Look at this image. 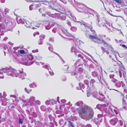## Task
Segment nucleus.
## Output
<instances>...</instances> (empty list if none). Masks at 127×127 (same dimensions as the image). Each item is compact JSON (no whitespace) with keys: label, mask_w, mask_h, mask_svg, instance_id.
<instances>
[{"label":"nucleus","mask_w":127,"mask_h":127,"mask_svg":"<svg viewBox=\"0 0 127 127\" xmlns=\"http://www.w3.org/2000/svg\"><path fill=\"white\" fill-rule=\"evenodd\" d=\"M89 38L93 41L96 43L98 44L101 43L102 42L104 43L105 45L104 46L105 49H107L109 50L111 49V47L107 44H105L104 42V41L101 38H98L96 34H95L94 35H90L89 36Z\"/></svg>","instance_id":"nucleus-1"},{"label":"nucleus","mask_w":127,"mask_h":127,"mask_svg":"<svg viewBox=\"0 0 127 127\" xmlns=\"http://www.w3.org/2000/svg\"><path fill=\"white\" fill-rule=\"evenodd\" d=\"M6 75L8 76H15L16 77H18L19 75V73L17 72V70L12 68H9L6 71Z\"/></svg>","instance_id":"nucleus-2"},{"label":"nucleus","mask_w":127,"mask_h":127,"mask_svg":"<svg viewBox=\"0 0 127 127\" xmlns=\"http://www.w3.org/2000/svg\"><path fill=\"white\" fill-rule=\"evenodd\" d=\"M82 113L85 114L86 113L87 111L88 112L89 116L93 115L94 113L93 111L91 108L90 107L85 106L81 107V108Z\"/></svg>","instance_id":"nucleus-3"},{"label":"nucleus","mask_w":127,"mask_h":127,"mask_svg":"<svg viewBox=\"0 0 127 127\" xmlns=\"http://www.w3.org/2000/svg\"><path fill=\"white\" fill-rule=\"evenodd\" d=\"M38 6V5L37 4H35L33 3L30 5L29 6V9L30 10H32L34 9H35Z\"/></svg>","instance_id":"nucleus-4"},{"label":"nucleus","mask_w":127,"mask_h":127,"mask_svg":"<svg viewBox=\"0 0 127 127\" xmlns=\"http://www.w3.org/2000/svg\"><path fill=\"white\" fill-rule=\"evenodd\" d=\"M35 97H30L29 99V102L30 103V105H34L33 102L35 101Z\"/></svg>","instance_id":"nucleus-5"},{"label":"nucleus","mask_w":127,"mask_h":127,"mask_svg":"<svg viewBox=\"0 0 127 127\" xmlns=\"http://www.w3.org/2000/svg\"><path fill=\"white\" fill-rule=\"evenodd\" d=\"M110 123L112 125L114 126L116 123V121L115 119H112L110 120Z\"/></svg>","instance_id":"nucleus-6"},{"label":"nucleus","mask_w":127,"mask_h":127,"mask_svg":"<svg viewBox=\"0 0 127 127\" xmlns=\"http://www.w3.org/2000/svg\"><path fill=\"white\" fill-rule=\"evenodd\" d=\"M25 25L27 27H30L31 26V24L29 21H26Z\"/></svg>","instance_id":"nucleus-7"},{"label":"nucleus","mask_w":127,"mask_h":127,"mask_svg":"<svg viewBox=\"0 0 127 127\" xmlns=\"http://www.w3.org/2000/svg\"><path fill=\"white\" fill-rule=\"evenodd\" d=\"M25 91L27 93L29 94L32 91V90L30 89H28L27 88H25L24 89Z\"/></svg>","instance_id":"nucleus-8"},{"label":"nucleus","mask_w":127,"mask_h":127,"mask_svg":"<svg viewBox=\"0 0 127 127\" xmlns=\"http://www.w3.org/2000/svg\"><path fill=\"white\" fill-rule=\"evenodd\" d=\"M76 110L77 111L79 115L81 116L82 113L81 110V109L79 108H77L76 109Z\"/></svg>","instance_id":"nucleus-9"},{"label":"nucleus","mask_w":127,"mask_h":127,"mask_svg":"<svg viewBox=\"0 0 127 127\" xmlns=\"http://www.w3.org/2000/svg\"><path fill=\"white\" fill-rule=\"evenodd\" d=\"M126 98H125V97L123 96V97L122 98V103L124 105L126 104Z\"/></svg>","instance_id":"nucleus-10"},{"label":"nucleus","mask_w":127,"mask_h":127,"mask_svg":"<svg viewBox=\"0 0 127 127\" xmlns=\"http://www.w3.org/2000/svg\"><path fill=\"white\" fill-rule=\"evenodd\" d=\"M92 76L94 77H96L97 75V73L96 72H93L92 73Z\"/></svg>","instance_id":"nucleus-11"},{"label":"nucleus","mask_w":127,"mask_h":127,"mask_svg":"<svg viewBox=\"0 0 127 127\" xmlns=\"http://www.w3.org/2000/svg\"><path fill=\"white\" fill-rule=\"evenodd\" d=\"M40 104V101L38 100H37L35 101V103L34 105H39Z\"/></svg>","instance_id":"nucleus-12"},{"label":"nucleus","mask_w":127,"mask_h":127,"mask_svg":"<svg viewBox=\"0 0 127 127\" xmlns=\"http://www.w3.org/2000/svg\"><path fill=\"white\" fill-rule=\"evenodd\" d=\"M9 9H8L6 8L4 9V12L5 14H6L7 13H9Z\"/></svg>","instance_id":"nucleus-13"},{"label":"nucleus","mask_w":127,"mask_h":127,"mask_svg":"<svg viewBox=\"0 0 127 127\" xmlns=\"http://www.w3.org/2000/svg\"><path fill=\"white\" fill-rule=\"evenodd\" d=\"M67 122L69 123L70 125L72 127H75L73 126V124L72 122L69 120H68Z\"/></svg>","instance_id":"nucleus-14"},{"label":"nucleus","mask_w":127,"mask_h":127,"mask_svg":"<svg viewBox=\"0 0 127 127\" xmlns=\"http://www.w3.org/2000/svg\"><path fill=\"white\" fill-rule=\"evenodd\" d=\"M68 66L67 65H64L63 67V69L64 70H67V69L69 68Z\"/></svg>","instance_id":"nucleus-15"},{"label":"nucleus","mask_w":127,"mask_h":127,"mask_svg":"<svg viewBox=\"0 0 127 127\" xmlns=\"http://www.w3.org/2000/svg\"><path fill=\"white\" fill-rule=\"evenodd\" d=\"M38 43L39 45H41L43 44V41L41 39H39L38 40Z\"/></svg>","instance_id":"nucleus-16"},{"label":"nucleus","mask_w":127,"mask_h":127,"mask_svg":"<svg viewBox=\"0 0 127 127\" xmlns=\"http://www.w3.org/2000/svg\"><path fill=\"white\" fill-rule=\"evenodd\" d=\"M18 52H19L21 54H23L25 53V51L23 50H18Z\"/></svg>","instance_id":"nucleus-17"},{"label":"nucleus","mask_w":127,"mask_h":127,"mask_svg":"<svg viewBox=\"0 0 127 127\" xmlns=\"http://www.w3.org/2000/svg\"><path fill=\"white\" fill-rule=\"evenodd\" d=\"M116 86L118 87H120L121 86V84L120 83L118 82L116 83Z\"/></svg>","instance_id":"nucleus-18"},{"label":"nucleus","mask_w":127,"mask_h":127,"mask_svg":"<svg viewBox=\"0 0 127 127\" xmlns=\"http://www.w3.org/2000/svg\"><path fill=\"white\" fill-rule=\"evenodd\" d=\"M29 87L31 88H34L35 87V85L33 84H30Z\"/></svg>","instance_id":"nucleus-19"},{"label":"nucleus","mask_w":127,"mask_h":127,"mask_svg":"<svg viewBox=\"0 0 127 127\" xmlns=\"http://www.w3.org/2000/svg\"><path fill=\"white\" fill-rule=\"evenodd\" d=\"M57 55L55 53H52L51 54V57H55V56Z\"/></svg>","instance_id":"nucleus-20"},{"label":"nucleus","mask_w":127,"mask_h":127,"mask_svg":"<svg viewBox=\"0 0 127 127\" xmlns=\"http://www.w3.org/2000/svg\"><path fill=\"white\" fill-rule=\"evenodd\" d=\"M49 73L51 75H53L54 73L53 72L52 70H51L50 71H49Z\"/></svg>","instance_id":"nucleus-21"},{"label":"nucleus","mask_w":127,"mask_h":127,"mask_svg":"<svg viewBox=\"0 0 127 127\" xmlns=\"http://www.w3.org/2000/svg\"><path fill=\"white\" fill-rule=\"evenodd\" d=\"M44 68H45L46 69H48L49 68L50 66L48 64L45 65H44Z\"/></svg>","instance_id":"nucleus-22"},{"label":"nucleus","mask_w":127,"mask_h":127,"mask_svg":"<svg viewBox=\"0 0 127 127\" xmlns=\"http://www.w3.org/2000/svg\"><path fill=\"white\" fill-rule=\"evenodd\" d=\"M39 33L38 32H35L33 34V35L34 36H35L36 35H39Z\"/></svg>","instance_id":"nucleus-23"},{"label":"nucleus","mask_w":127,"mask_h":127,"mask_svg":"<svg viewBox=\"0 0 127 127\" xmlns=\"http://www.w3.org/2000/svg\"><path fill=\"white\" fill-rule=\"evenodd\" d=\"M5 71V69H3V70L1 69L0 70V74H3V72H4V71Z\"/></svg>","instance_id":"nucleus-24"},{"label":"nucleus","mask_w":127,"mask_h":127,"mask_svg":"<svg viewBox=\"0 0 127 127\" xmlns=\"http://www.w3.org/2000/svg\"><path fill=\"white\" fill-rule=\"evenodd\" d=\"M10 97H13L15 98V99H14V100H16V96L15 95H10Z\"/></svg>","instance_id":"nucleus-25"},{"label":"nucleus","mask_w":127,"mask_h":127,"mask_svg":"<svg viewBox=\"0 0 127 127\" xmlns=\"http://www.w3.org/2000/svg\"><path fill=\"white\" fill-rule=\"evenodd\" d=\"M116 2L119 4H121V1L120 0H114Z\"/></svg>","instance_id":"nucleus-26"},{"label":"nucleus","mask_w":127,"mask_h":127,"mask_svg":"<svg viewBox=\"0 0 127 127\" xmlns=\"http://www.w3.org/2000/svg\"><path fill=\"white\" fill-rule=\"evenodd\" d=\"M121 46L124 49H127V47L125 45L122 44L121 45Z\"/></svg>","instance_id":"nucleus-27"},{"label":"nucleus","mask_w":127,"mask_h":127,"mask_svg":"<svg viewBox=\"0 0 127 127\" xmlns=\"http://www.w3.org/2000/svg\"><path fill=\"white\" fill-rule=\"evenodd\" d=\"M40 38L39 39H41L42 40L45 38V36H40Z\"/></svg>","instance_id":"nucleus-28"},{"label":"nucleus","mask_w":127,"mask_h":127,"mask_svg":"<svg viewBox=\"0 0 127 127\" xmlns=\"http://www.w3.org/2000/svg\"><path fill=\"white\" fill-rule=\"evenodd\" d=\"M95 82V80L93 79H92L91 80L90 82L91 83H92V84H93Z\"/></svg>","instance_id":"nucleus-29"},{"label":"nucleus","mask_w":127,"mask_h":127,"mask_svg":"<svg viewBox=\"0 0 127 127\" xmlns=\"http://www.w3.org/2000/svg\"><path fill=\"white\" fill-rule=\"evenodd\" d=\"M79 85L80 87H83L84 86V84L81 83H79Z\"/></svg>","instance_id":"nucleus-30"},{"label":"nucleus","mask_w":127,"mask_h":127,"mask_svg":"<svg viewBox=\"0 0 127 127\" xmlns=\"http://www.w3.org/2000/svg\"><path fill=\"white\" fill-rule=\"evenodd\" d=\"M19 123L21 124H22L23 123V120L21 119H19Z\"/></svg>","instance_id":"nucleus-31"},{"label":"nucleus","mask_w":127,"mask_h":127,"mask_svg":"<svg viewBox=\"0 0 127 127\" xmlns=\"http://www.w3.org/2000/svg\"><path fill=\"white\" fill-rule=\"evenodd\" d=\"M78 57H80L82 59H84L83 57L82 56V55L81 54H79L78 55Z\"/></svg>","instance_id":"nucleus-32"},{"label":"nucleus","mask_w":127,"mask_h":127,"mask_svg":"<svg viewBox=\"0 0 127 127\" xmlns=\"http://www.w3.org/2000/svg\"><path fill=\"white\" fill-rule=\"evenodd\" d=\"M49 50L51 51H52L53 50V49L52 47H49L48 48Z\"/></svg>","instance_id":"nucleus-33"},{"label":"nucleus","mask_w":127,"mask_h":127,"mask_svg":"<svg viewBox=\"0 0 127 127\" xmlns=\"http://www.w3.org/2000/svg\"><path fill=\"white\" fill-rule=\"evenodd\" d=\"M38 49H36V50H33L32 51V52L33 53H36V52H38Z\"/></svg>","instance_id":"nucleus-34"},{"label":"nucleus","mask_w":127,"mask_h":127,"mask_svg":"<svg viewBox=\"0 0 127 127\" xmlns=\"http://www.w3.org/2000/svg\"><path fill=\"white\" fill-rule=\"evenodd\" d=\"M87 96L88 97H89L91 95V93H90L89 92H88L87 93Z\"/></svg>","instance_id":"nucleus-35"},{"label":"nucleus","mask_w":127,"mask_h":127,"mask_svg":"<svg viewBox=\"0 0 127 127\" xmlns=\"http://www.w3.org/2000/svg\"><path fill=\"white\" fill-rule=\"evenodd\" d=\"M80 102H77L76 103L77 105L79 106H80Z\"/></svg>","instance_id":"nucleus-36"},{"label":"nucleus","mask_w":127,"mask_h":127,"mask_svg":"<svg viewBox=\"0 0 127 127\" xmlns=\"http://www.w3.org/2000/svg\"><path fill=\"white\" fill-rule=\"evenodd\" d=\"M61 102H65L66 101V100L65 99L62 100L61 101Z\"/></svg>","instance_id":"nucleus-37"},{"label":"nucleus","mask_w":127,"mask_h":127,"mask_svg":"<svg viewBox=\"0 0 127 127\" xmlns=\"http://www.w3.org/2000/svg\"><path fill=\"white\" fill-rule=\"evenodd\" d=\"M18 49V47H14V48H13V49H14V50H17V49Z\"/></svg>","instance_id":"nucleus-38"},{"label":"nucleus","mask_w":127,"mask_h":127,"mask_svg":"<svg viewBox=\"0 0 127 127\" xmlns=\"http://www.w3.org/2000/svg\"><path fill=\"white\" fill-rule=\"evenodd\" d=\"M99 116H100V118H102V115H98V117Z\"/></svg>","instance_id":"nucleus-39"},{"label":"nucleus","mask_w":127,"mask_h":127,"mask_svg":"<svg viewBox=\"0 0 127 127\" xmlns=\"http://www.w3.org/2000/svg\"><path fill=\"white\" fill-rule=\"evenodd\" d=\"M83 25L85 26V27H86L87 28H89V27L88 26H86V25L85 24H83Z\"/></svg>","instance_id":"nucleus-40"},{"label":"nucleus","mask_w":127,"mask_h":127,"mask_svg":"<svg viewBox=\"0 0 127 127\" xmlns=\"http://www.w3.org/2000/svg\"><path fill=\"white\" fill-rule=\"evenodd\" d=\"M21 79L22 80H23V79H25V78L23 76V77H21Z\"/></svg>","instance_id":"nucleus-41"},{"label":"nucleus","mask_w":127,"mask_h":127,"mask_svg":"<svg viewBox=\"0 0 127 127\" xmlns=\"http://www.w3.org/2000/svg\"><path fill=\"white\" fill-rule=\"evenodd\" d=\"M4 77V76H2L1 77H0V78H3Z\"/></svg>","instance_id":"nucleus-42"},{"label":"nucleus","mask_w":127,"mask_h":127,"mask_svg":"<svg viewBox=\"0 0 127 127\" xmlns=\"http://www.w3.org/2000/svg\"><path fill=\"white\" fill-rule=\"evenodd\" d=\"M126 98L127 99V95H126Z\"/></svg>","instance_id":"nucleus-43"},{"label":"nucleus","mask_w":127,"mask_h":127,"mask_svg":"<svg viewBox=\"0 0 127 127\" xmlns=\"http://www.w3.org/2000/svg\"><path fill=\"white\" fill-rule=\"evenodd\" d=\"M106 53L107 54H109V52L108 51H107L106 52Z\"/></svg>","instance_id":"nucleus-44"},{"label":"nucleus","mask_w":127,"mask_h":127,"mask_svg":"<svg viewBox=\"0 0 127 127\" xmlns=\"http://www.w3.org/2000/svg\"><path fill=\"white\" fill-rule=\"evenodd\" d=\"M22 127H26L25 126H23Z\"/></svg>","instance_id":"nucleus-45"},{"label":"nucleus","mask_w":127,"mask_h":127,"mask_svg":"<svg viewBox=\"0 0 127 127\" xmlns=\"http://www.w3.org/2000/svg\"><path fill=\"white\" fill-rule=\"evenodd\" d=\"M61 109V107H60V109Z\"/></svg>","instance_id":"nucleus-46"},{"label":"nucleus","mask_w":127,"mask_h":127,"mask_svg":"<svg viewBox=\"0 0 127 127\" xmlns=\"http://www.w3.org/2000/svg\"><path fill=\"white\" fill-rule=\"evenodd\" d=\"M1 26V24H0V27Z\"/></svg>","instance_id":"nucleus-47"},{"label":"nucleus","mask_w":127,"mask_h":127,"mask_svg":"<svg viewBox=\"0 0 127 127\" xmlns=\"http://www.w3.org/2000/svg\"><path fill=\"white\" fill-rule=\"evenodd\" d=\"M115 90V91H117V90Z\"/></svg>","instance_id":"nucleus-48"},{"label":"nucleus","mask_w":127,"mask_h":127,"mask_svg":"<svg viewBox=\"0 0 127 127\" xmlns=\"http://www.w3.org/2000/svg\"><path fill=\"white\" fill-rule=\"evenodd\" d=\"M55 10H56V9H55Z\"/></svg>","instance_id":"nucleus-49"},{"label":"nucleus","mask_w":127,"mask_h":127,"mask_svg":"<svg viewBox=\"0 0 127 127\" xmlns=\"http://www.w3.org/2000/svg\"><path fill=\"white\" fill-rule=\"evenodd\" d=\"M18 32L19 33V31H18Z\"/></svg>","instance_id":"nucleus-50"},{"label":"nucleus","mask_w":127,"mask_h":127,"mask_svg":"<svg viewBox=\"0 0 127 127\" xmlns=\"http://www.w3.org/2000/svg\"><path fill=\"white\" fill-rule=\"evenodd\" d=\"M33 63H32L31 64H32Z\"/></svg>","instance_id":"nucleus-51"},{"label":"nucleus","mask_w":127,"mask_h":127,"mask_svg":"<svg viewBox=\"0 0 127 127\" xmlns=\"http://www.w3.org/2000/svg\"><path fill=\"white\" fill-rule=\"evenodd\" d=\"M82 118L84 119L82 117Z\"/></svg>","instance_id":"nucleus-52"}]
</instances>
